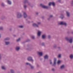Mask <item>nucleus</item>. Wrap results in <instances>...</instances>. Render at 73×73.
I'll list each match as a JSON object with an SVG mask.
<instances>
[{
    "label": "nucleus",
    "mask_w": 73,
    "mask_h": 73,
    "mask_svg": "<svg viewBox=\"0 0 73 73\" xmlns=\"http://www.w3.org/2000/svg\"><path fill=\"white\" fill-rule=\"evenodd\" d=\"M31 64L28 62H27L25 63V65H29V66H30L31 65Z\"/></svg>",
    "instance_id": "25"
},
{
    "label": "nucleus",
    "mask_w": 73,
    "mask_h": 73,
    "mask_svg": "<svg viewBox=\"0 0 73 73\" xmlns=\"http://www.w3.org/2000/svg\"><path fill=\"white\" fill-rule=\"evenodd\" d=\"M1 69H2L3 70H6V69H7V68H5V67L4 66H3L1 67Z\"/></svg>",
    "instance_id": "19"
},
{
    "label": "nucleus",
    "mask_w": 73,
    "mask_h": 73,
    "mask_svg": "<svg viewBox=\"0 0 73 73\" xmlns=\"http://www.w3.org/2000/svg\"><path fill=\"white\" fill-rule=\"evenodd\" d=\"M52 71H55V69H54V68H52Z\"/></svg>",
    "instance_id": "42"
},
{
    "label": "nucleus",
    "mask_w": 73,
    "mask_h": 73,
    "mask_svg": "<svg viewBox=\"0 0 73 73\" xmlns=\"http://www.w3.org/2000/svg\"><path fill=\"white\" fill-rule=\"evenodd\" d=\"M58 24L60 25H64V26H67V23L65 22L64 21H62L60 22Z\"/></svg>",
    "instance_id": "2"
},
{
    "label": "nucleus",
    "mask_w": 73,
    "mask_h": 73,
    "mask_svg": "<svg viewBox=\"0 0 73 73\" xmlns=\"http://www.w3.org/2000/svg\"><path fill=\"white\" fill-rule=\"evenodd\" d=\"M27 60L29 61H31L32 62H33V58L31 56H29L27 58Z\"/></svg>",
    "instance_id": "3"
},
{
    "label": "nucleus",
    "mask_w": 73,
    "mask_h": 73,
    "mask_svg": "<svg viewBox=\"0 0 73 73\" xmlns=\"http://www.w3.org/2000/svg\"><path fill=\"white\" fill-rule=\"evenodd\" d=\"M5 44L6 45H9V43H10V42L9 41H5Z\"/></svg>",
    "instance_id": "21"
},
{
    "label": "nucleus",
    "mask_w": 73,
    "mask_h": 73,
    "mask_svg": "<svg viewBox=\"0 0 73 73\" xmlns=\"http://www.w3.org/2000/svg\"><path fill=\"white\" fill-rule=\"evenodd\" d=\"M1 5L2 6H4V3H2Z\"/></svg>",
    "instance_id": "44"
},
{
    "label": "nucleus",
    "mask_w": 73,
    "mask_h": 73,
    "mask_svg": "<svg viewBox=\"0 0 73 73\" xmlns=\"http://www.w3.org/2000/svg\"><path fill=\"white\" fill-rule=\"evenodd\" d=\"M38 53L40 56H42L43 54V52H38Z\"/></svg>",
    "instance_id": "12"
},
{
    "label": "nucleus",
    "mask_w": 73,
    "mask_h": 73,
    "mask_svg": "<svg viewBox=\"0 0 73 73\" xmlns=\"http://www.w3.org/2000/svg\"><path fill=\"white\" fill-rule=\"evenodd\" d=\"M32 25L33 26V27H36L38 28H40L39 25L35 23H33L32 24Z\"/></svg>",
    "instance_id": "4"
},
{
    "label": "nucleus",
    "mask_w": 73,
    "mask_h": 73,
    "mask_svg": "<svg viewBox=\"0 0 73 73\" xmlns=\"http://www.w3.org/2000/svg\"><path fill=\"white\" fill-rule=\"evenodd\" d=\"M60 62H61L60 61V60H58L57 63L58 64H59L60 63Z\"/></svg>",
    "instance_id": "38"
},
{
    "label": "nucleus",
    "mask_w": 73,
    "mask_h": 73,
    "mask_svg": "<svg viewBox=\"0 0 73 73\" xmlns=\"http://www.w3.org/2000/svg\"><path fill=\"white\" fill-rule=\"evenodd\" d=\"M1 37V34H0V38Z\"/></svg>",
    "instance_id": "58"
},
{
    "label": "nucleus",
    "mask_w": 73,
    "mask_h": 73,
    "mask_svg": "<svg viewBox=\"0 0 73 73\" xmlns=\"http://www.w3.org/2000/svg\"><path fill=\"white\" fill-rule=\"evenodd\" d=\"M48 6H50L52 5V2H49L48 4Z\"/></svg>",
    "instance_id": "36"
},
{
    "label": "nucleus",
    "mask_w": 73,
    "mask_h": 73,
    "mask_svg": "<svg viewBox=\"0 0 73 73\" xmlns=\"http://www.w3.org/2000/svg\"><path fill=\"white\" fill-rule=\"evenodd\" d=\"M12 29H11V28H10V29H9V30H10V31H12Z\"/></svg>",
    "instance_id": "55"
},
{
    "label": "nucleus",
    "mask_w": 73,
    "mask_h": 73,
    "mask_svg": "<svg viewBox=\"0 0 73 73\" xmlns=\"http://www.w3.org/2000/svg\"><path fill=\"white\" fill-rule=\"evenodd\" d=\"M48 38H50V35L48 36Z\"/></svg>",
    "instance_id": "48"
},
{
    "label": "nucleus",
    "mask_w": 73,
    "mask_h": 73,
    "mask_svg": "<svg viewBox=\"0 0 73 73\" xmlns=\"http://www.w3.org/2000/svg\"><path fill=\"white\" fill-rule=\"evenodd\" d=\"M17 18H21V17H23V15H22L21 13L19 12H17Z\"/></svg>",
    "instance_id": "1"
},
{
    "label": "nucleus",
    "mask_w": 73,
    "mask_h": 73,
    "mask_svg": "<svg viewBox=\"0 0 73 73\" xmlns=\"http://www.w3.org/2000/svg\"><path fill=\"white\" fill-rule=\"evenodd\" d=\"M30 41V40H29V39H28L27 40V42H28V41Z\"/></svg>",
    "instance_id": "54"
},
{
    "label": "nucleus",
    "mask_w": 73,
    "mask_h": 73,
    "mask_svg": "<svg viewBox=\"0 0 73 73\" xmlns=\"http://www.w3.org/2000/svg\"><path fill=\"white\" fill-rule=\"evenodd\" d=\"M71 33H72V34H73V32H71Z\"/></svg>",
    "instance_id": "59"
},
{
    "label": "nucleus",
    "mask_w": 73,
    "mask_h": 73,
    "mask_svg": "<svg viewBox=\"0 0 73 73\" xmlns=\"http://www.w3.org/2000/svg\"><path fill=\"white\" fill-rule=\"evenodd\" d=\"M48 55H46L44 56V59H48Z\"/></svg>",
    "instance_id": "15"
},
{
    "label": "nucleus",
    "mask_w": 73,
    "mask_h": 73,
    "mask_svg": "<svg viewBox=\"0 0 73 73\" xmlns=\"http://www.w3.org/2000/svg\"><path fill=\"white\" fill-rule=\"evenodd\" d=\"M9 40V38L7 37L4 39V41H5L6 40Z\"/></svg>",
    "instance_id": "24"
},
{
    "label": "nucleus",
    "mask_w": 73,
    "mask_h": 73,
    "mask_svg": "<svg viewBox=\"0 0 73 73\" xmlns=\"http://www.w3.org/2000/svg\"><path fill=\"white\" fill-rule=\"evenodd\" d=\"M66 15L67 17H69L70 16V13L68 11H66Z\"/></svg>",
    "instance_id": "13"
},
{
    "label": "nucleus",
    "mask_w": 73,
    "mask_h": 73,
    "mask_svg": "<svg viewBox=\"0 0 73 73\" xmlns=\"http://www.w3.org/2000/svg\"><path fill=\"white\" fill-rule=\"evenodd\" d=\"M65 68V65L63 64L61 65L60 67V69H61L62 70V69H64Z\"/></svg>",
    "instance_id": "9"
},
{
    "label": "nucleus",
    "mask_w": 73,
    "mask_h": 73,
    "mask_svg": "<svg viewBox=\"0 0 73 73\" xmlns=\"http://www.w3.org/2000/svg\"><path fill=\"white\" fill-rule=\"evenodd\" d=\"M13 37H16V35H13Z\"/></svg>",
    "instance_id": "49"
},
{
    "label": "nucleus",
    "mask_w": 73,
    "mask_h": 73,
    "mask_svg": "<svg viewBox=\"0 0 73 73\" xmlns=\"http://www.w3.org/2000/svg\"><path fill=\"white\" fill-rule=\"evenodd\" d=\"M71 5L72 6H73V0L71 2Z\"/></svg>",
    "instance_id": "40"
},
{
    "label": "nucleus",
    "mask_w": 73,
    "mask_h": 73,
    "mask_svg": "<svg viewBox=\"0 0 73 73\" xmlns=\"http://www.w3.org/2000/svg\"><path fill=\"white\" fill-rule=\"evenodd\" d=\"M36 15H38V12H36L35 13Z\"/></svg>",
    "instance_id": "46"
},
{
    "label": "nucleus",
    "mask_w": 73,
    "mask_h": 73,
    "mask_svg": "<svg viewBox=\"0 0 73 73\" xmlns=\"http://www.w3.org/2000/svg\"><path fill=\"white\" fill-rule=\"evenodd\" d=\"M7 4H9V5H11L12 4V2L11 1L9 0H7Z\"/></svg>",
    "instance_id": "11"
},
{
    "label": "nucleus",
    "mask_w": 73,
    "mask_h": 73,
    "mask_svg": "<svg viewBox=\"0 0 73 73\" xmlns=\"http://www.w3.org/2000/svg\"><path fill=\"white\" fill-rule=\"evenodd\" d=\"M30 66L32 69H34V66H33L31 64Z\"/></svg>",
    "instance_id": "28"
},
{
    "label": "nucleus",
    "mask_w": 73,
    "mask_h": 73,
    "mask_svg": "<svg viewBox=\"0 0 73 73\" xmlns=\"http://www.w3.org/2000/svg\"><path fill=\"white\" fill-rule=\"evenodd\" d=\"M0 30H1V31L3 30V27H0Z\"/></svg>",
    "instance_id": "32"
},
{
    "label": "nucleus",
    "mask_w": 73,
    "mask_h": 73,
    "mask_svg": "<svg viewBox=\"0 0 73 73\" xmlns=\"http://www.w3.org/2000/svg\"><path fill=\"white\" fill-rule=\"evenodd\" d=\"M73 37L72 36H71L70 37L68 41H69L70 43H71V44H72V43L73 42Z\"/></svg>",
    "instance_id": "6"
},
{
    "label": "nucleus",
    "mask_w": 73,
    "mask_h": 73,
    "mask_svg": "<svg viewBox=\"0 0 73 73\" xmlns=\"http://www.w3.org/2000/svg\"><path fill=\"white\" fill-rule=\"evenodd\" d=\"M30 23V21H28V23Z\"/></svg>",
    "instance_id": "57"
},
{
    "label": "nucleus",
    "mask_w": 73,
    "mask_h": 73,
    "mask_svg": "<svg viewBox=\"0 0 73 73\" xmlns=\"http://www.w3.org/2000/svg\"><path fill=\"white\" fill-rule=\"evenodd\" d=\"M42 33V31H38L37 33V35L38 37H40L41 36V34Z\"/></svg>",
    "instance_id": "8"
},
{
    "label": "nucleus",
    "mask_w": 73,
    "mask_h": 73,
    "mask_svg": "<svg viewBox=\"0 0 73 73\" xmlns=\"http://www.w3.org/2000/svg\"><path fill=\"white\" fill-rule=\"evenodd\" d=\"M28 5H31V3H28Z\"/></svg>",
    "instance_id": "53"
},
{
    "label": "nucleus",
    "mask_w": 73,
    "mask_h": 73,
    "mask_svg": "<svg viewBox=\"0 0 73 73\" xmlns=\"http://www.w3.org/2000/svg\"><path fill=\"white\" fill-rule=\"evenodd\" d=\"M50 17H49L47 19L48 20H50Z\"/></svg>",
    "instance_id": "50"
},
{
    "label": "nucleus",
    "mask_w": 73,
    "mask_h": 73,
    "mask_svg": "<svg viewBox=\"0 0 73 73\" xmlns=\"http://www.w3.org/2000/svg\"><path fill=\"white\" fill-rule=\"evenodd\" d=\"M27 6L25 5H23V7L24 8V9H26L27 8Z\"/></svg>",
    "instance_id": "30"
},
{
    "label": "nucleus",
    "mask_w": 73,
    "mask_h": 73,
    "mask_svg": "<svg viewBox=\"0 0 73 73\" xmlns=\"http://www.w3.org/2000/svg\"><path fill=\"white\" fill-rule=\"evenodd\" d=\"M58 49H60V47H58Z\"/></svg>",
    "instance_id": "56"
},
{
    "label": "nucleus",
    "mask_w": 73,
    "mask_h": 73,
    "mask_svg": "<svg viewBox=\"0 0 73 73\" xmlns=\"http://www.w3.org/2000/svg\"><path fill=\"white\" fill-rule=\"evenodd\" d=\"M65 39H66V40H67V41H68L69 40V38H68V37H66L65 38Z\"/></svg>",
    "instance_id": "34"
},
{
    "label": "nucleus",
    "mask_w": 73,
    "mask_h": 73,
    "mask_svg": "<svg viewBox=\"0 0 73 73\" xmlns=\"http://www.w3.org/2000/svg\"><path fill=\"white\" fill-rule=\"evenodd\" d=\"M40 6H41L42 8H44L45 9H48V6L44 5L42 4H40Z\"/></svg>",
    "instance_id": "5"
},
{
    "label": "nucleus",
    "mask_w": 73,
    "mask_h": 73,
    "mask_svg": "<svg viewBox=\"0 0 73 73\" xmlns=\"http://www.w3.org/2000/svg\"><path fill=\"white\" fill-rule=\"evenodd\" d=\"M36 66L37 67H39V65H38V64H37L36 65Z\"/></svg>",
    "instance_id": "51"
},
{
    "label": "nucleus",
    "mask_w": 73,
    "mask_h": 73,
    "mask_svg": "<svg viewBox=\"0 0 73 73\" xmlns=\"http://www.w3.org/2000/svg\"><path fill=\"white\" fill-rule=\"evenodd\" d=\"M56 58H54V64H52V66H54L56 65Z\"/></svg>",
    "instance_id": "10"
},
{
    "label": "nucleus",
    "mask_w": 73,
    "mask_h": 73,
    "mask_svg": "<svg viewBox=\"0 0 73 73\" xmlns=\"http://www.w3.org/2000/svg\"><path fill=\"white\" fill-rule=\"evenodd\" d=\"M35 36H31V38L33 39H35Z\"/></svg>",
    "instance_id": "35"
},
{
    "label": "nucleus",
    "mask_w": 73,
    "mask_h": 73,
    "mask_svg": "<svg viewBox=\"0 0 73 73\" xmlns=\"http://www.w3.org/2000/svg\"><path fill=\"white\" fill-rule=\"evenodd\" d=\"M58 58H61V54H59L58 56Z\"/></svg>",
    "instance_id": "31"
},
{
    "label": "nucleus",
    "mask_w": 73,
    "mask_h": 73,
    "mask_svg": "<svg viewBox=\"0 0 73 73\" xmlns=\"http://www.w3.org/2000/svg\"><path fill=\"white\" fill-rule=\"evenodd\" d=\"M60 18L61 19H62L64 17V14H61L60 15Z\"/></svg>",
    "instance_id": "17"
},
{
    "label": "nucleus",
    "mask_w": 73,
    "mask_h": 73,
    "mask_svg": "<svg viewBox=\"0 0 73 73\" xmlns=\"http://www.w3.org/2000/svg\"><path fill=\"white\" fill-rule=\"evenodd\" d=\"M27 50H31V47H29L28 48H27Z\"/></svg>",
    "instance_id": "39"
},
{
    "label": "nucleus",
    "mask_w": 73,
    "mask_h": 73,
    "mask_svg": "<svg viewBox=\"0 0 73 73\" xmlns=\"http://www.w3.org/2000/svg\"><path fill=\"white\" fill-rule=\"evenodd\" d=\"M69 57L71 60H73V54H71L70 55Z\"/></svg>",
    "instance_id": "14"
},
{
    "label": "nucleus",
    "mask_w": 73,
    "mask_h": 73,
    "mask_svg": "<svg viewBox=\"0 0 73 73\" xmlns=\"http://www.w3.org/2000/svg\"><path fill=\"white\" fill-rule=\"evenodd\" d=\"M27 0H25L24 1V3H27Z\"/></svg>",
    "instance_id": "47"
},
{
    "label": "nucleus",
    "mask_w": 73,
    "mask_h": 73,
    "mask_svg": "<svg viewBox=\"0 0 73 73\" xmlns=\"http://www.w3.org/2000/svg\"><path fill=\"white\" fill-rule=\"evenodd\" d=\"M36 23L38 24V25H40V24H41V22H40L36 21Z\"/></svg>",
    "instance_id": "33"
},
{
    "label": "nucleus",
    "mask_w": 73,
    "mask_h": 73,
    "mask_svg": "<svg viewBox=\"0 0 73 73\" xmlns=\"http://www.w3.org/2000/svg\"><path fill=\"white\" fill-rule=\"evenodd\" d=\"M20 40H21V38H19L17 39L16 41L17 42H19V41H20Z\"/></svg>",
    "instance_id": "29"
},
{
    "label": "nucleus",
    "mask_w": 73,
    "mask_h": 73,
    "mask_svg": "<svg viewBox=\"0 0 73 73\" xmlns=\"http://www.w3.org/2000/svg\"><path fill=\"white\" fill-rule=\"evenodd\" d=\"M50 64L51 65H52V62L51 60H50Z\"/></svg>",
    "instance_id": "37"
},
{
    "label": "nucleus",
    "mask_w": 73,
    "mask_h": 73,
    "mask_svg": "<svg viewBox=\"0 0 73 73\" xmlns=\"http://www.w3.org/2000/svg\"><path fill=\"white\" fill-rule=\"evenodd\" d=\"M32 23H33V21H32Z\"/></svg>",
    "instance_id": "60"
},
{
    "label": "nucleus",
    "mask_w": 73,
    "mask_h": 73,
    "mask_svg": "<svg viewBox=\"0 0 73 73\" xmlns=\"http://www.w3.org/2000/svg\"><path fill=\"white\" fill-rule=\"evenodd\" d=\"M40 45L42 46H45V43H44V42L41 43L40 44Z\"/></svg>",
    "instance_id": "27"
},
{
    "label": "nucleus",
    "mask_w": 73,
    "mask_h": 73,
    "mask_svg": "<svg viewBox=\"0 0 73 73\" xmlns=\"http://www.w3.org/2000/svg\"><path fill=\"white\" fill-rule=\"evenodd\" d=\"M10 72L11 73H15V71L13 69H11L10 70Z\"/></svg>",
    "instance_id": "20"
},
{
    "label": "nucleus",
    "mask_w": 73,
    "mask_h": 73,
    "mask_svg": "<svg viewBox=\"0 0 73 73\" xmlns=\"http://www.w3.org/2000/svg\"><path fill=\"white\" fill-rule=\"evenodd\" d=\"M20 49V46H17L16 48V50L17 51L18 50H19Z\"/></svg>",
    "instance_id": "16"
},
{
    "label": "nucleus",
    "mask_w": 73,
    "mask_h": 73,
    "mask_svg": "<svg viewBox=\"0 0 73 73\" xmlns=\"http://www.w3.org/2000/svg\"><path fill=\"white\" fill-rule=\"evenodd\" d=\"M4 18H5V17H3L1 18V20H3Z\"/></svg>",
    "instance_id": "45"
},
{
    "label": "nucleus",
    "mask_w": 73,
    "mask_h": 73,
    "mask_svg": "<svg viewBox=\"0 0 73 73\" xmlns=\"http://www.w3.org/2000/svg\"><path fill=\"white\" fill-rule=\"evenodd\" d=\"M53 48H54V49H56V48H57V45L55 44H54L53 45Z\"/></svg>",
    "instance_id": "22"
},
{
    "label": "nucleus",
    "mask_w": 73,
    "mask_h": 73,
    "mask_svg": "<svg viewBox=\"0 0 73 73\" xmlns=\"http://www.w3.org/2000/svg\"><path fill=\"white\" fill-rule=\"evenodd\" d=\"M49 17L50 18H52V17H53V15H50L49 16Z\"/></svg>",
    "instance_id": "41"
},
{
    "label": "nucleus",
    "mask_w": 73,
    "mask_h": 73,
    "mask_svg": "<svg viewBox=\"0 0 73 73\" xmlns=\"http://www.w3.org/2000/svg\"><path fill=\"white\" fill-rule=\"evenodd\" d=\"M57 1L58 2H60V1H61V0H58Z\"/></svg>",
    "instance_id": "52"
},
{
    "label": "nucleus",
    "mask_w": 73,
    "mask_h": 73,
    "mask_svg": "<svg viewBox=\"0 0 73 73\" xmlns=\"http://www.w3.org/2000/svg\"><path fill=\"white\" fill-rule=\"evenodd\" d=\"M46 34H44L43 35H42V38H45L46 37Z\"/></svg>",
    "instance_id": "18"
},
{
    "label": "nucleus",
    "mask_w": 73,
    "mask_h": 73,
    "mask_svg": "<svg viewBox=\"0 0 73 73\" xmlns=\"http://www.w3.org/2000/svg\"><path fill=\"white\" fill-rule=\"evenodd\" d=\"M19 28H24V26L23 25H20L19 26Z\"/></svg>",
    "instance_id": "26"
},
{
    "label": "nucleus",
    "mask_w": 73,
    "mask_h": 73,
    "mask_svg": "<svg viewBox=\"0 0 73 73\" xmlns=\"http://www.w3.org/2000/svg\"><path fill=\"white\" fill-rule=\"evenodd\" d=\"M22 12L23 13V15L24 18H27V16L26 12H23V11H22Z\"/></svg>",
    "instance_id": "7"
},
{
    "label": "nucleus",
    "mask_w": 73,
    "mask_h": 73,
    "mask_svg": "<svg viewBox=\"0 0 73 73\" xmlns=\"http://www.w3.org/2000/svg\"><path fill=\"white\" fill-rule=\"evenodd\" d=\"M51 5H52L53 7H54L55 5V3L54 2H51Z\"/></svg>",
    "instance_id": "23"
},
{
    "label": "nucleus",
    "mask_w": 73,
    "mask_h": 73,
    "mask_svg": "<svg viewBox=\"0 0 73 73\" xmlns=\"http://www.w3.org/2000/svg\"><path fill=\"white\" fill-rule=\"evenodd\" d=\"M1 54H0V60H1Z\"/></svg>",
    "instance_id": "43"
}]
</instances>
